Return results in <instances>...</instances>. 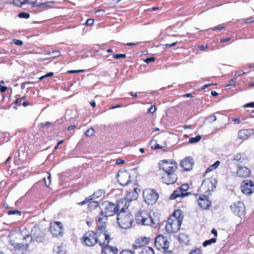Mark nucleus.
<instances>
[{"instance_id":"393cba45","label":"nucleus","mask_w":254,"mask_h":254,"mask_svg":"<svg viewBox=\"0 0 254 254\" xmlns=\"http://www.w3.org/2000/svg\"><path fill=\"white\" fill-rule=\"evenodd\" d=\"M156 141L162 145L163 147H165L167 145V135L165 133L157 134L154 136Z\"/></svg>"},{"instance_id":"9d476101","label":"nucleus","mask_w":254,"mask_h":254,"mask_svg":"<svg viewBox=\"0 0 254 254\" xmlns=\"http://www.w3.org/2000/svg\"><path fill=\"white\" fill-rule=\"evenodd\" d=\"M83 243L87 246L92 247L97 243V234L93 231L86 232L82 237Z\"/></svg>"},{"instance_id":"13d9d810","label":"nucleus","mask_w":254,"mask_h":254,"mask_svg":"<svg viewBox=\"0 0 254 254\" xmlns=\"http://www.w3.org/2000/svg\"><path fill=\"white\" fill-rule=\"evenodd\" d=\"M84 71V70H71L68 71V73H78Z\"/></svg>"},{"instance_id":"338daca9","label":"nucleus","mask_w":254,"mask_h":254,"mask_svg":"<svg viewBox=\"0 0 254 254\" xmlns=\"http://www.w3.org/2000/svg\"><path fill=\"white\" fill-rule=\"evenodd\" d=\"M211 233L214 234L216 237L217 236V232L215 229L213 228L212 229Z\"/></svg>"},{"instance_id":"0eeeda50","label":"nucleus","mask_w":254,"mask_h":254,"mask_svg":"<svg viewBox=\"0 0 254 254\" xmlns=\"http://www.w3.org/2000/svg\"><path fill=\"white\" fill-rule=\"evenodd\" d=\"M143 196L145 202L149 205L154 204L158 198V194L154 190L150 189L145 190L143 191Z\"/></svg>"},{"instance_id":"6e6d98bb","label":"nucleus","mask_w":254,"mask_h":254,"mask_svg":"<svg viewBox=\"0 0 254 254\" xmlns=\"http://www.w3.org/2000/svg\"><path fill=\"white\" fill-rule=\"evenodd\" d=\"M223 28H224L223 26L219 25V26H217L212 28V30H222Z\"/></svg>"},{"instance_id":"bf43d9fd","label":"nucleus","mask_w":254,"mask_h":254,"mask_svg":"<svg viewBox=\"0 0 254 254\" xmlns=\"http://www.w3.org/2000/svg\"><path fill=\"white\" fill-rule=\"evenodd\" d=\"M177 44V42H175L172 43V44H166L163 45V46H166V47H171L175 46Z\"/></svg>"},{"instance_id":"0e129e2a","label":"nucleus","mask_w":254,"mask_h":254,"mask_svg":"<svg viewBox=\"0 0 254 254\" xmlns=\"http://www.w3.org/2000/svg\"><path fill=\"white\" fill-rule=\"evenodd\" d=\"M7 88L6 86H1L0 87V91L1 92L3 93L7 90Z\"/></svg>"},{"instance_id":"f3484780","label":"nucleus","mask_w":254,"mask_h":254,"mask_svg":"<svg viewBox=\"0 0 254 254\" xmlns=\"http://www.w3.org/2000/svg\"><path fill=\"white\" fill-rule=\"evenodd\" d=\"M155 246L158 250L165 249L168 248L169 242L166 237L159 235L155 239Z\"/></svg>"},{"instance_id":"79ce46f5","label":"nucleus","mask_w":254,"mask_h":254,"mask_svg":"<svg viewBox=\"0 0 254 254\" xmlns=\"http://www.w3.org/2000/svg\"><path fill=\"white\" fill-rule=\"evenodd\" d=\"M156 110V107L154 105H151L149 108L147 113L150 114H153L155 112Z\"/></svg>"},{"instance_id":"f8f14e48","label":"nucleus","mask_w":254,"mask_h":254,"mask_svg":"<svg viewBox=\"0 0 254 254\" xmlns=\"http://www.w3.org/2000/svg\"><path fill=\"white\" fill-rule=\"evenodd\" d=\"M189 189V186L187 184H183L181 187L175 190L170 196V199H175L179 197L183 198L187 196L189 193L186 191Z\"/></svg>"},{"instance_id":"4468645a","label":"nucleus","mask_w":254,"mask_h":254,"mask_svg":"<svg viewBox=\"0 0 254 254\" xmlns=\"http://www.w3.org/2000/svg\"><path fill=\"white\" fill-rule=\"evenodd\" d=\"M241 187L242 192L246 195H249L254 191V184L251 180L243 181Z\"/></svg>"},{"instance_id":"72a5a7b5","label":"nucleus","mask_w":254,"mask_h":254,"mask_svg":"<svg viewBox=\"0 0 254 254\" xmlns=\"http://www.w3.org/2000/svg\"><path fill=\"white\" fill-rule=\"evenodd\" d=\"M201 138V137L200 135H197L195 137L190 138L189 139V142L192 144L195 143L199 141Z\"/></svg>"},{"instance_id":"e433bc0d","label":"nucleus","mask_w":254,"mask_h":254,"mask_svg":"<svg viewBox=\"0 0 254 254\" xmlns=\"http://www.w3.org/2000/svg\"><path fill=\"white\" fill-rule=\"evenodd\" d=\"M98 205V203L96 201H90L88 203V207L91 209L96 208Z\"/></svg>"},{"instance_id":"39448f33","label":"nucleus","mask_w":254,"mask_h":254,"mask_svg":"<svg viewBox=\"0 0 254 254\" xmlns=\"http://www.w3.org/2000/svg\"><path fill=\"white\" fill-rule=\"evenodd\" d=\"M101 209V215L99 218L105 217L106 222L108 220L107 217L114 215L117 211L116 205L109 201H105L103 203Z\"/></svg>"},{"instance_id":"69168bd1","label":"nucleus","mask_w":254,"mask_h":254,"mask_svg":"<svg viewBox=\"0 0 254 254\" xmlns=\"http://www.w3.org/2000/svg\"><path fill=\"white\" fill-rule=\"evenodd\" d=\"M33 6H36V7H40L43 6V2H39L37 3H34V5H33Z\"/></svg>"},{"instance_id":"58836bf2","label":"nucleus","mask_w":254,"mask_h":254,"mask_svg":"<svg viewBox=\"0 0 254 254\" xmlns=\"http://www.w3.org/2000/svg\"><path fill=\"white\" fill-rule=\"evenodd\" d=\"M54 4H55V2L53 1L45 2H43V6L51 7L53 6V5Z\"/></svg>"},{"instance_id":"5701e85b","label":"nucleus","mask_w":254,"mask_h":254,"mask_svg":"<svg viewBox=\"0 0 254 254\" xmlns=\"http://www.w3.org/2000/svg\"><path fill=\"white\" fill-rule=\"evenodd\" d=\"M254 133V131L252 129H241L238 132L239 138L241 139L246 140Z\"/></svg>"},{"instance_id":"1a4fd4ad","label":"nucleus","mask_w":254,"mask_h":254,"mask_svg":"<svg viewBox=\"0 0 254 254\" xmlns=\"http://www.w3.org/2000/svg\"><path fill=\"white\" fill-rule=\"evenodd\" d=\"M231 210L236 215L243 218L246 215L245 207L244 204L238 201L232 204L230 206Z\"/></svg>"},{"instance_id":"603ef678","label":"nucleus","mask_w":254,"mask_h":254,"mask_svg":"<svg viewBox=\"0 0 254 254\" xmlns=\"http://www.w3.org/2000/svg\"><path fill=\"white\" fill-rule=\"evenodd\" d=\"M244 108H254V102H251L246 104L244 106Z\"/></svg>"},{"instance_id":"f704fd0d","label":"nucleus","mask_w":254,"mask_h":254,"mask_svg":"<svg viewBox=\"0 0 254 254\" xmlns=\"http://www.w3.org/2000/svg\"><path fill=\"white\" fill-rule=\"evenodd\" d=\"M216 242V239L215 238H213L210 239L209 240L205 241L203 243V246L204 247H206L208 245L215 243Z\"/></svg>"},{"instance_id":"864d4df0","label":"nucleus","mask_w":254,"mask_h":254,"mask_svg":"<svg viewBox=\"0 0 254 254\" xmlns=\"http://www.w3.org/2000/svg\"><path fill=\"white\" fill-rule=\"evenodd\" d=\"M94 22V19H88L86 20V24L87 25H92L93 24Z\"/></svg>"},{"instance_id":"bb28decb","label":"nucleus","mask_w":254,"mask_h":254,"mask_svg":"<svg viewBox=\"0 0 254 254\" xmlns=\"http://www.w3.org/2000/svg\"><path fill=\"white\" fill-rule=\"evenodd\" d=\"M118 249L114 247L108 245L103 247L101 254H117Z\"/></svg>"},{"instance_id":"412c9836","label":"nucleus","mask_w":254,"mask_h":254,"mask_svg":"<svg viewBox=\"0 0 254 254\" xmlns=\"http://www.w3.org/2000/svg\"><path fill=\"white\" fill-rule=\"evenodd\" d=\"M104 194V191L102 190H98L95 192L93 194L89 196L85 199L84 200L78 203L80 205H83L88 202L89 201L92 200L93 199H96L101 197Z\"/></svg>"},{"instance_id":"dca6fc26","label":"nucleus","mask_w":254,"mask_h":254,"mask_svg":"<svg viewBox=\"0 0 254 254\" xmlns=\"http://www.w3.org/2000/svg\"><path fill=\"white\" fill-rule=\"evenodd\" d=\"M117 178L119 182L122 186L127 185L130 182V175L127 171H120L118 174Z\"/></svg>"},{"instance_id":"6ab92c4d","label":"nucleus","mask_w":254,"mask_h":254,"mask_svg":"<svg viewBox=\"0 0 254 254\" xmlns=\"http://www.w3.org/2000/svg\"><path fill=\"white\" fill-rule=\"evenodd\" d=\"M181 167L185 171H190L193 166V161L191 158L187 157L183 160L181 163Z\"/></svg>"},{"instance_id":"c9c22d12","label":"nucleus","mask_w":254,"mask_h":254,"mask_svg":"<svg viewBox=\"0 0 254 254\" xmlns=\"http://www.w3.org/2000/svg\"><path fill=\"white\" fill-rule=\"evenodd\" d=\"M217 120V118L214 115H210L206 118V120H207L208 123L211 124L215 121H216Z\"/></svg>"},{"instance_id":"f257e3e1","label":"nucleus","mask_w":254,"mask_h":254,"mask_svg":"<svg viewBox=\"0 0 254 254\" xmlns=\"http://www.w3.org/2000/svg\"><path fill=\"white\" fill-rule=\"evenodd\" d=\"M159 169L165 172L162 179L167 185L172 184L176 182L178 177L175 174L178 168L177 163L172 159L161 160L159 163Z\"/></svg>"},{"instance_id":"a878e982","label":"nucleus","mask_w":254,"mask_h":254,"mask_svg":"<svg viewBox=\"0 0 254 254\" xmlns=\"http://www.w3.org/2000/svg\"><path fill=\"white\" fill-rule=\"evenodd\" d=\"M137 190V188H134L133 190L131 191H127L125 198L127 199L129 202L136 200L138 196Z\"/></svg>"},{"instance_id":"a19ab883","label":"nucleus","mask_w":254,"mask_h":254,"mask_svg":"<svg viewBox=\"0 0 254 254\" xmlns=\"http://www.w3.org/2000/svg\"><path fill=\"white\" fill-rule=\"evenodd\" d=\"M51 179H52L51 175L50 173H48V178H47L48 181H47L45 179V185L46 186L49 187L50 186V185L51 184Z\"/></svg>"},{"instance_id":"774afa93","label":"nucleus","mask_w":254,"mask_h":254,"mask_svg":"<svg viewBox=\"0 0 254 254\" xmlns=\"http://www.w3.org/2000/svg\"><path fill=\"white\" fill-rule=\"evenodd\" d=\"M254 19H253V18H249L246 20V23H249L251 22L252 21H253Z\"/></svg>"},{"instance_id":"473e14b6","label":"nucleus","mask_w":254,"mask_h":254,"mask_svg":"<svg viewBox=\"0 0 254 254\" xmlns=\"http://www.w3.org/2000/svg\"><path fill=\"white\" fill-rule=\"evenodd\" d=\"M179 239L181 243L186 244L189 242L188 237L184 234H181L179 236Z\"/></svg>"},{"instance_id":"a18cd8bd","label":"nucleus","mask_w":254,"mask_h":254,"mask_svg":"<svg viewBox=\"0 0 254 254\" xmlns=\"http://www.w3.org/2000/svg\"><path fill=\"white\" fill-rule=\"evenodd\" d=\"M9 215L11 214H18V215H21V212L18 210H10L8 212Z\"/></svg>"},{"instance_id":"4be33fe9","label":"nucleus","mask_w":254,"mask_h":254,"mask_svg":"<svg viewBox=\"0 0 254 254\" xmlns=\"http://www.w3.org/2000/svg\"><path fill=\"white\" fill-rule=\"evenodd\" d=\"M149 242V238L142 237L137 238L133 245L134 249H137L147 244Z\"/></svg>"},{"instance_id":"b1692460","label":"nucleus","mask_w":254,"mask_h":254,"mask_svg":"<svg viewBox=\"0 0 254 254\" xmlns=\"http://www.w3.org/2000/svg\"><path fill=\"white\" fill-rule=\"evenodd\" d=\"M236 173L239 177L247 178L249 177L251 171L246 167H241L238 169Z\"/></svg>"},{"instance_id":"de8ad7c7","label":"nucleus","mask_w":254,"mask_h":254,"mask_svg":"<svg viewBox=\"0 0 254 254\" xmlns=\"http://www.w3.org/2000/svg\"><path fill=\"white\" fill-rule=\"evenodd\" d=\"M120 254H135V253L131 251L123 250L121 252Z\"/></svg>"},{"instance_id":"6e6552de","label":"nucleus","mask_w":254,"mask_h":254,"mask_svg":"<svg viewBox=\"0 0 254 254\" xmlns=\"http://www.w3.org/2000/svg\"><path fill=\"white\" fill-rule=\"evenodd\" d=\"M181 224L180 220L169 218L166 225V230L170 233H176L180 229Z\"/></svg>"},{"instance_id":"2eb2a0df","label":"nucleus","mask_w":254,"mask_h":254,"mask_svg":"<svg viewBox=\"0 0 254 254\" xmlns=\"http://www.w3.org/2000/svg\"><path fill=\"white\" fill-rule=\"evenodd\" d=\"M44 240V233L37 228L32 229L31 235H29V239H28V244L31 243L32 241H35L37 242H42Z\"/></svg>"},{"instance_id":"680f3d73","label":"nucleus","mask_w":254,"mask_h":254,"mask_svg":"<svg viewBox=\"0 0 254 254\" xmlns=\"http://www.w3.org/2000/svg\"><path fill=\"white\" fill-rule=\"evenodd\" d=\"M32 84V82H27L23 83L21 87V89H24L26 88V84Z\"/></svg>"},{"instance_id":"2f4dec72","label":"nucleus","mask_w":254,"mask_h":254,"mask_svg":"<svg viewBox=\"0 0 254 254\" xmlns=\"http://www.w3.org/2000/svg\"><path fill=\"white\" fill-rule=\"evenodd\" d=\"M54 252L56 254H64V248L62 246H56L54 249Z\"/></svg>"},{"instance_id":"8fccbe9b","label":"nucleus","mask_w":254,"mask_h":254,"mask_svg":"<svg viewBox=\"0 0 254 254\" xmlns=\"http://www.w3.org/2000/svg\"><path fill=\"white\" fill-rule=\"evenodd\" d=\"M242 156L241 154H237L234 156V160L236 161H240L241 159Z\"/></svg>"},{"instance_id":"ea45409f","label":"nucleus","mask_w":254,"mask_h":254,"mask_svg":"<svg viewBox=\"0 0 254 254\" xmlns=\"http://www.w3.org/2000/svg\"><path fill=\"white\" fill-rule=\"evenodd\" d=\"M18 16L21 18H28L30 17V14L28 13L21 12L19 13Z\"/></svg>"},{"instance_id":"7c9ffc66","label":"nucleus","mask_w":254,"mask_h":254,"mask_svg":"<svg viewBox=\"0 0 254 254\" xmlns=\"http://www.w3.org/2000/svg\"><path fill=\"white\" fill-rule=\"evenodd\" d=\"M220 162L219 161H216L213 164L210 165L205 171L206 173L210 172L217 169L220 165Z\"/></svg>"},{"instance_id":"f03ea898","label":"nucleus","mask_w":254,"mask_h":254,"mask_svg":"<svg viewBox=\"0 0 254 254\" xmlns=\"http://www.w3.org/2000/svg\"><path fill=\"white\" fill-rule=\"evenodd\" d=\"M9 238L14 254H23L29 245L28 239H29V235L23 236L19 232H14L9 235Z\"/></svg>"},{"instance_id":"aec40b11","label":"nucleus","mask_w":254,"mask_h":254,"mask_svg":"<svg viewBox=\"0 0 254 254\" xmlns=\"http://www.w3.org/2000/svg\"><path fill=\"white\" fill-rule=\"evenodd\" d=\"M129 202L125 197L120 199L116 205L117 211L120 210V212H124L125 210L129 206Z\"/></svg>"},{"instance_id":"423d86ee","label":"nucleus","mask_w":254,"mask_h":254,"mask_svg":"<svg viewBox=\"0 0 254 254\" xmlns=\"http://www.w3.org/2000/svg\"><path fill=\"white\" fill-rule=\"evenodd\" d=\"M132 216L130 213L120 212L117 217L119 225L123 229L129 228L132 222Z\"/></svg>"},{"instance_id":"052dcab7","label":"nucleus","mask_w":254,"mask_h":254,"mask_svg":"<svg viewBox=\"0 0 254 254\" xmlns=\"http://www.w3.org/2000/svg\"><path fill=\"white\" fill-rule=\"evenodd\" d=\"M125 162V161L122 160V159H118L116 160V164H118V165H121V164H123Z\"/></svg>"},{"instance_id":"7ed1b4c3","label":"nucleus","mask_w":254,"mask_h":254,"mask_svg":"<svg viewBox=\"0 0 254 254\" xmlns=\"http://www.w3.org/2000/svg\"><path fill=\"white\" fill-rule=\"evenodd\" d=\"M106 218H98L97 229L95 233L97 234V243L102 247L108 245L110 241L109 233L106 229Z\"/></svg>"},{"instance_id":"cd10ccee","label":"nucleus","mask_w":254,"mask_h":254,"mask_svg":"<svg viewBox=\"0 0 254 254\" xmlns=\"http://www.w3.org/2000/svg\"><path fill=\"white\" fill-rule=\"evenodd\" d=\"M150 144L151 145V148L153 149H157L163 148L162 145H161L158 142V141H156V139H155L154 137L152 140H151L150 142Z\"/></svg>"},{"instance_id":"49530a36","label":"nucleus","mask_w":254,"mask_h":254,"mask_svg":"<svg viewBox=\"0 0 254 254\" xmlns=\"http://www.w3.org/2000/svg\"><path fill=\"white\" fill-rule=\"evenodd\" d=\"M53 75H54L53 72H49V73H47V74H46V75H45L44 76H41L39 79H40V80H41L43 79L44 78H45L46 77H48L52 76Z\"/></svg>"},{"instance_id":"c03bdc74","label":"nucleus","mask_w":254,"mask_h":254,"mask_svg":"<svg viewBox=\"0 0 254 254\" xmlns=\"http://www.w3.org/2000/svg\"><path fill=\"white\" fill-rule=\"evenodd\" d=\"M12 43L18 46H21L23 44L22 41L17 39L13 40Z\"/></svg>"},{"instance_id":"37998d69","label":"nucleus","mask_w":254,"mask_h":254,"mask_svg":"<svg viewBox=\"0 0 254 254\" xmlns=\"http://www.w3.org/2000/svg\"><path fill=\"white\" fill-rule=\"evenodd\" d=\"M126 57V54H115L113 55V58L115 59H120V58H125Z\"/></svg>"},{"instance_id":"09e8293b","label":"nucleus","mask_w":254,"mask_h":254,"mask_svg":"<svg viewBox=\"0 0 254 254\" xmlns=\"http://www.w3.org/2000/svg\"><path fill=\"white\" fill-rule=\"evenodd\" d=\"M155 61V58L154 57H150L146 58L145 60H144V62L146 63L147 64H148L150 62H153Z\"/></svg>"},{"instance_id":"ddd939ff","label":"nucleus","mask_w":254,"mask_h":254,"mask_svg":"<svg viewBox=\"0 0 254 254\" xmlns=\"http://www.w3.org/2000/svg\"><path fill=\"white\" fill-rule=\"evenodd\" d=\"M50 232L56 237H61L63 234V226L60 222H53L51 224Z\"/></svg>"},{"instance_id":"20e7f679","label":"nucleus","mask_w":254,"mask_h":254,"mask_svg":"<svg viewBox=\"0 0 254 254\" xmlns=\"http://www.w3.org/2000/svg\"><path fill=\"white\" fill-rule=\"evenodd\" d=\"M136 222L138 224L147 226L155 224L156 223V220L145 210L137 212L136 215Z\"/></svg>"},{"instance_id":"9b49d317","label":"nucleus","mask_w":254,"mask_h":254,"mask_svg":"<svg viewBox=\"0 0 254 254\" xmlns=\"http://www.w3.org/2000/svg\"><path fill=\"white\" fill-rule=\"evenodd\" d=\"M216 180L213 178L205 179L202 183L200 189L204 192H209L216 188Z\"/></svg>"},{"instance_id":"4d7b16f0","label":"nucleus","mask_w":254,"mask_h":254,"mask_svg":"<svg viewBox=\"0 0 254 254\" xmlns=\"http://www.w3.org/2000/svg\"><path fill=\"white\" fill-rule=\"evenodd\" d=\"M189 254H201V251L199 249H196L190 252Z\"/></svg>"},{"instance_id":"4c0bfd02","label":"nucleus","mask_w":254,"mask_h":254,"mask_svg":"<svg viewBox=\"0 0 254 254\" xmlns=\"http://www.w3.org/2000/svg\"><path fill=\"white\" fill-rule=\"evenodd\" d=\"M95 133L94 129L93 128H91L90 129H88L86 133L85 134L87 136H92L94 135Z\"/></svg>"},{"instance_id":"c85d7f7f","label":"nucleus","mask_w":254,"mask_h":254,"mask_svg":"<svg viewBox=\"0 0 254 254\" xmlns=\"http://www.w3.org/2000/svg\"><path fill=\"white\" fill-rule=\"evenodd\" d=\"M170 218H174L177 220H180V222L182 223L183 216L182 215L181 210L179 209L175 210L173 214V216H171Z\"/></svg>"},{"instance_id":"a211bd4d","label":"nucleus","mask_w":254,"mask_h":254,"mask_svg":"<svg viewBox=\"0 0 254 254\" xmlns=\"http://www.w3.org/2000/svg\"><path fill=\"white\" fill-rule=\"evenodd\" d=\"M198 205L203 209H207L211 205V202L205 195H200L197 199Z\"/></svg>"},{"instance_id":"5fc2aeb1","label":"nucleus","mask_w":254,"mask_h":254,"mask_svg":"<svg viewBox=\"0 0 254 254\" xmlns=\"http://www.w3.org/2000/svg\"><path fill=\"white\" fill-rule=\"evenodd\" d=\"M232 121L235 122V124H239L241 122V119L239 118H233L232 119Z\"/></svg>"},{"instance_id":"e2e57ef3","label":"nucleus","mask_w":254,"mask_h":254,"mask_svg":"<svg viewBox=\"0 0 254 254\" xmlns=\"http://www.w3.org/2000/svg\"><path fill=\"white\" fill-rule=\"evenodd\" d=\"M244 74H245V72L244 71H242L241 72L240 71H237L235 72V75L236 76H240L241 75Z\"/></svg>"},{"instance_id":"3c124183","label":"nucleus","mask_w":254,"mask_h":254,"mask_svg":"<svg viewBox=\"0 0 254 254\" xmlns=\"http://www.w3.org/2000/svg\"><path fill=\"white\" fill-rule=\"evenodd\" d=\"M50 125H51V122H46L41 123L40 124V127H46L47 126H49Z\"/></svg>"},{"instance_id":"c756f323","label":"nucleus","mask_w":254,"mask_h":254,"mask_svg":"<svg viewBox=\"0 0 254 254\" xmlns=\"http://www.w3.org/2000/svg\"><path fill=\"white\" fill-rule=\"evenodd\" d=\"M140 254H154V250L149 247L141 248Z\"/></svg>"}]
</instances>
